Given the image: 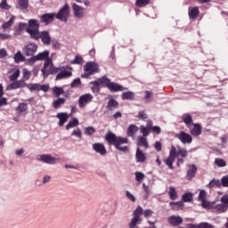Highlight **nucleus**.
<instances>
[{"label": "nucleus", "instance_id": "obj_1", "mask_svg": "<svg viewBox=\"0 0 228 228\" xmlns=\"http://www.w3.org/2000/svg\"><path fill=\"white\" fill-rule=\"evenodd\" d=\"M105 140H107L110 145H114V147H116L118 151H121V152H127L129 151V148L123 146L129 143V141L126 137H117L115 134L110 132L105 135Z\"/></svg>", "mask_w": 228, "mask_h": 228}, {"label": "nucleus", "instance_id": "obj_2", "mask_svg": "<svg viewBox=\"0 0 228 228\" xmlns=\"http://www.w3.org/2000/svg\"><path fill=\"white\" fill-rule=\"evenodd\" d=\"M40 28V23H38V20H29L28 27L26 28L27 33L30 35V38L33 40H38V34L40 31L38 30Z\"/></svg>", "mask_w": 228, "mask_h": 228}, {"label": "nucleus", "instance_id": "obj_3", "mask_svg": "<svg viewBox=\"0 0 228 228\" xmlns=\"http://www.w3.org/2000/svg\"><path fill=\"white\" fill-rule=\"evenodd\" d=\"M41 72L44 77H47L49 74H57L58 68H54V64H53V59H47L45 61L44 67L41 69Z\"/></svg>", "mask_w": 228, "mask_h": 228}, {"label": "nucleus", "instance_id": "obj_4", "mask_svg": "<svg viewBox=\"0 0 228 228\" xmlns=\"http://www.w3.org/2000/svg\"><path fill=\"white\" fill-rule=\"evenodd\" d=\"M85 73L82 75V77H90V76H94L95 72H99V65L95 62H87L84 66Z\"/></svg>", "mask_w": 228, "mask_h": 228}, {"label": "nucleus", "instance_id": "obj_5", "mask_svg": "<svg viewBox=\"0 0 228 228\" xmlns=\"http://www.w3.org/2000/svg\"><path fill=\"white\" fill-rule=\"evenodd\" d=\"M142 215H143V209L142 207H137L134 212V217L129 224V228H135L138 224H141Z\"/></svg>", "mask_w": 228, "mask_h": 228}, {"label": "nucleus", "instance_id": "obj_6", "mask_svg": "<svg viewBox=\"0 0 228 228\" xmlns=\"http://www.w3.org/2000/svg\"><path fill=\"white\" fill-rule=\"evenodd\" d=\"M206 209H211L212 213H216V215H222V213H225L227 208L224 203L210 202Z\"/></svg>", "mask_w": 228, "mask_h": 228}, {"label": "nucleus", "instance_id": "obj_7", "mask_svg": "<svg viewBox=\"0 0 228 228\" xmlns=\"http://www.w3.org/2000/svg\"><path fill=\"white\" fill-rule=\"evenodd\" d=\"M70 15V7L69 4H66L55 15L56 19L59 20H62V22H67L69 17Z\"/></svg>", "mask_w": 228, "mask_h": 228}, {"label": "nucleus", "instance_id": "obj_8", "mask_svg": "<svg viewBox=\"0 0 228 228\" xmlns=\"http://www.w3.org/2000/svg\"><path fill=\"white\" fill-rule=\"evenodd\" d=\"M176 158L177 149H175V146H172L169 151V157L165 160L166 165H167L168 168H170L171 170H174V161H175Z\"/></svg>", "mask_w": 228, "mask_h": 228}, {"label": "nucleus", "instance_id": "obj_9", "mask_svg": "<svg viewBox=\"0 0 228 228\" xmlns=\"http://www.w3.org/2000/svg\"><path fill=\"white\" fill-rule=\"evenodd\" d=\"M104 77V85L110 90V92H122L124 90V87L117 83L111 82L110 78Z\"/></svg>", "mask_w": 228, "mask_h": 228}, {"label": "nucleus", "instance_id": "obj_10", "mask_svg": "<svg viewBox=\"0 0 228 228\" xmlns=\"http://www.w3.org/2000/svg\"><path fill=\"white\" fill-rule=\"evenodd\" d=\"M38 51V45L30 43L23 48V53L26 56H33Z\"/></svg>", "mask_w": 228, "mask_h": 228}, {"label": "nucleus", "instance_id": "obj_11", "mask_svg": "<svg viewBox=\"0 0 228 228\" xmlns=\"http://www.w3.org/2000/svg\"><path fill=\"white\" fill-rule=\"evenodd\" d=\"M94 100V96L90 94H83L78 99V106L79 108H85L86 104H89V102H92Z\"/></svg>", "mask_w": 228, "mask_h": 228}, {"label": "nucleus", "instance_id": "obj_12", "mask_svg": "<svg viewBox=\"0 0 228 228\" xmlns=\"http://www.w3.org/2000/svg\"><path fill=\"white\" fill-rule=\"evenodd\" d=\"M57 70L59 73L56 76V81H60V79H65L72 76V72L70 70H67L65 67L57 68Z\"/></svg>", "mask_w": 228, "mask_h": 228}, {"label": "nucleus", "instance_id": "obj_13", "mask_svg": "<svg viewBox=\"0 0 228 228\" xmlns=\"http://www.w3.org/2000/svg\"><path fill=\"white\" fill-rule=\"evenodd\" d=\"M39 161H43V163H47L48 165H56V161H60V159L56 157H53L52 155H40L38 157Z\"/></svg>", "mask_w": 228, "mask_h": 228}, {"label": "nucleus", "instance_id": "obj_14", "mask_svg": "<svg viewBox=\"0 0 228 228\" xmlns=\"http://www.w3.org/2000/svg\"><path fill=\"white\" fill-rule=\"evenodd\" d=\"M175 138H178L182 143H191L193 142V138L189 134H186L185 132H180L179 134H176Z\"/></svg>", "mask_w": 228, "mask_h": 228}, {"label": "nucleus", "instance_id": "obj_15", "mask_svg": "<svg viewBox=\"0 0 228 228\" xmlns=\"http://www.w3.org/2000/svg\"><path fill=\"white\" fill-rule=\"evenodd\" d=\"M27 86L28 85L26 84V82H24V80H14L13 83L9 84L6 86V90H17L18 88H24Z\"/></svg>", "mask_w": 228, "mask_h": 228}, {"label": "nucleus", "instance_id": "obj_16", "mask_svg": "<svg viewBox=\"0 0 228 228\" xmlns=\"http://www.w3.org/2000/svg\"><path fill=\"white\" fill-rule=\"evenodd\" d=\"M91 85H93V86L91 87L92 92H94V94H99L101 90L99 86H101V85H104V77L91 82Z\"/></svg>", "mask_w": 228, "mask_h": 228}, {"label": "nucleus", "instance_id": "obj_17", "mask_svg": "<svg viewBox=\"0 0 228 228\" xmlns=\"http://www.w3.org/2000/svg\"><path fill=\"white\" fill-rule=\"evenodd\" d=\"M41 38L45 45H51V35L47 31H42L38 33V40Z\"/></svg>", "mask_w": 228, "mask_h": 228}, {"label": "nucleus", "instance_id": "obj_18", "mask_svg": "<svg viewBox=\"0 0 228 228\" xmlns=\"http://www.w3.org/2000/svg\"><path fill=\"white\" fill-rule=\"evenodd\" d=\"M73 13L77 19H82L85 16V9L77 4H72Z\"/></svg>", "mask_w": 228, "mask_h": 228}, {"label": "nucleus", "instance_id": "obj_19", "mask_svg": "<svg viewBox=\"0 0 228 228\" xmlns=\"http://www.w3.org/2000/svg\"><path fill=\"white\" fill-rule=\"evenodd\" d=\"M54 17H56V14L54 12L45 13L41 16L40 20H41V22H43L44 24H45L47 26L48 24H51V22H53V20H54Z\"/></svg>", "mask_w": 228, "mask_h": 228}, {"label": "nucleus", "instance_id": "obj_20", "mask_svg": "<svg viewBox=\"0 0 228 228\" xmlns=\"http://www.w3.org/2000/svg\"><path fill=\"white\" fill-rule=\"evenodd\" d=\"M93 149L97 152L98 154H101V156H106V147H104V144L101 142H95L93 144Z\"/></svg>", "mask_w": 228, "mask_h": 228}, {"label": "nucleus", "instance_id": "obj_21", "mask_svg": "<svg viewBox=\"0 0 228 228\" xmlns=\"http://www.w3.org/2000/svg\"><path fill=\"white\" fill-rule=\"evenodd\" d=\"M206 197H208V194L206 193V191L202 190L200 191L199 194V200H200L201 202V206L202 208H204L205 209L208 208V206H209V204L211 203V201H208V200H206Z\"/></svg>", "mask_w": 228, "mask_h": 228}, {"label": "nucleus", "instance_id": "obj_22", "mask_svg": "<svg viewBox=\"0 0 228 228\" xmlns=\"http://www.w3.org/2000/svg\"><path fill=\"white\" fill-rule=\"evenodd\" d=\"M195 174H197V166L193 164L188 165L186 178L191 181V179H193V177H195Z\"/></svg>", "mask_w": 228, "mask_h": 228}, {"label": "nucleus", "instance_id": "obj_23", "mask_svg": "<svg viewBox=\"0 0 228 228\" xmlns=\"http://www.w3.org/2000/svg\"><path fill=\"white\" fill-rule=\"evenodd\" d=\"M168 224H170V225H174L175 227L177 225H181V224H183V217L177 216H171L168 217Z\"/></svg>", "mask_w": 228, "mask_h": 228}, {"label": "nucleus", "instance_id": "obj_24", "mask_svg": "<svg viewBox=\"0 0 228 228\" xmlns=\"http://www.w3.org/2000/svg\"><path fill=\"white\" fill-rule=\"evenodd\" d=\"M57 118H59V126L61 127L69 120V114L67 112L58 113Z\"/></svg>", "mask_w": 228, "mask_h": 228}, {"label": "nucleus", "instance_id": "obj_25", "mask_svg": "<svg viewBox=\"0 0 228 228\" xmlns=\"http://www.w3.org/2000/svg\"><path fill=\"white\" fill-rule=\"evenodd\" d=\"M35 57L37 61H42L44 60H51V58H49V51L47 50L37 53V55H35Z\"/></svg>", "mask_w": 228, "mask_h": 228}, {"label": "nucleus", "instance_id": "obj_26", "mask_svg": "<svg viewBox=\"0 0 228 228\" xmlns=\"http://www.w3.org/2000/svg\"><path fill=\"white\" fill-rule=\"evenodd\" d=\"M14 23H15V16H12L8 21H5L3 23L2 29L6 31L10 29V28H12V26H13Z\"/></svg>", "mask_w": 228, "mask_h": 228}, {"label": "nucleus", "instance_id": "obj_27", "mask_svg": "<svg viewBox=\"0 0 228 228\" xmlns=\"http://www.w3.org/2000/svg\"><path fill=\"white\" fill-rule=\"evenodd\" d=\"M202 134V127L199 124H194L193 128L191 130L192 136H200Z\"/></svg>", "mask_w": 228, "mask_h": 228}, {"label": "nucleus", "instance_id": "obj_28", "mask_svg": "<svg viewBox=\"0 0 228 228\" xmlns=\"http://www.w3.org/2000/svg\"><path fill=\"white\" fill-rule=\"evenodd\" d=\"M117 108H118V102L111 98L107 104V110L113 111V110H117Z\"/></svg>", "mask_w": 228, "mask_h": 228}, {"label": "nucleus", "instance_id": "obj_29", "mask_svg": "<svg viewBox=\"0 0 228 228\" xmlns=\"http://www.w3.org/2000/svg\"><path fill=\"white\" fill-rule=\"evenodd\" d=\"M169 206L172 208L173 211H179L180 209H183V208L184 207V203H183V201H178V202L171 201L169 203Z\"/></svg>", "mask_w": 228, "mask_h": 228}, {"label": "nucleus", "instance_id": "obj_30", "mask_svg": "<svg viewBox=\"0 0 228 228\" xmlns=\"http://www.w3.org/2000/svg\"><path fill=\"white\" fill-rule=\"evenodd\" d=\"M135 158L137 163H143L145 161V154H143V151L140 148L136 151Z\"/></svg>", "mask_w": 228, "mask_h": 228}, {"label": "nucleus", "instance_id": "obj_31", "mask_svg": "<svg viewBox=\"0 0 228 228\" xmlns=\"http://www.w3.org/2000/svg\"><path fill=\"white\" fill-rule=\"evenodd\" d=\"M199 7L189 8V17L190 19H197L199 17Z\"/></svg>", "mask_w": 228, "mask_h": 228}, {"label": "nucleus", "instance_id": "obj_32", "mask_svg": "<svg viewBox=\"0 0 228 228\" xmlns=\"http://www.w3.org/2000/svg\"><path fill=\"white\" fill-rule=\"evenodd\" d=\"M137 145L138 147H144V149H149V142L145 137L139 136Z\"/></svg>", "mask_w": 228, "mask_h": 228}, {"label": "nucleus", "instance_id": "obj_33", "mask_svg": "<svg viewBox=\"0 0 228 228\" xmlns=\"http://www.w3.org/2000/svg\"><path fill=\"white\" fill-rule=\"evenodd\" d=\"M63 104H65V98H58L57 100H54L53 102V107L54 108V110L61 108Z\"/></svg>", "mask_w": 228, "mask_h": 228}, {"label": "nucleus", "instance_id": "obj_34", "mask_svg": "<svg viewBox=\"0 0 228 228\" xmlns=\"http://www.w3.org/2000/svg\"><path fill=\"white\" fill-rule=\"evenodd\" d=\"M136 133H138V126L130 125L127 128V136H131L133 138Z\"/></svg>", "mask_w": 228, "mask_h": 228}, {"label": "nucleus", "instance_id": "obj_35", "mask_svg": "<svg viewBox=\"0 0 228 228\" xmlns=\"http://www.w3.org/2000/svg\"><path fill=\"white\" fill-rule=\"evenodd\" d=\"M13 60H14L15 63H20L22 61H26V57L24 55H22V53L17 52L14 54Z\"/></svg>", "mask_w": 228, "mask_h": 228}, {"label": "nucleus", "instance_id": "obj_36", "mask_svg": "<svg viewBox=\"0 0 228 228\" xmlns=\"http://www.w3.org/2000/svg\"><path fill=\"white\" fill-rule=\"evenodd\" d=\"M77 126H79V120H77L76 118H73L72 120H70L66 126V129L69 131V129H72V127H77Z\"/></svg>", "mask_w": 228, "mask_h": 228}, {"label": "nucleus", "instance_id": "obj_37", "mask_svg": "<svg viewBox=\"0 0 228 228\" xmlns=\"http://www.w3.org/2000/svg\"><path fill=\"white\" fill-rule=\"evenodd\" d=\"M168 195L171 200H177L178 195L177 191H175V187H169Z\"/></svg>", "mask_w": 228, "mask_h": 228}, {"label": "nucleus", "instance_id": "obj_38", "mask_svg": "<svg viewBox=\"0 0 228 228\" xmlns=\"http://www.w3.org/2000/svg\"><path fill=\"white\" fill-rule=\"evenodd\" d=\"M134 94L131 91L125 92L122 94V99L125 101H133Z\"/></svg>", "mask_w": 228, "mask_h": 228}, {"label": "nucleus", "instance_id": "obj_39", "mask_svg": "<svg viewBox=\"0 0 228 228\" xmlns=\"http://www.w3.org/2000/svg\"><path fill=\"white\" fill-rule=\"evenodd\" d=\"M182 200L183 202H191V200H193V193L187 192V193L183 194Z\"/></svg>", "mask_w": 228, "mask_h": 228}, {"label": "nucleus", "instance_id": "obj_40", "mask_svg": "<svg viewBox=\"0 0 228 228\" xmlns=\"http://www.w3.org/2000/svg\"><path fill=\"white\" fill-rule=\"evenodd\" d=\"M53 94L55 97H60V95H63V94H65V91L61 87L55 86L53 88Z\"/></svg>", "mask_w": 228, "mask_h": 228}, {"label": "nucleus", "instance_id": "obj_41", "mask_svg": "<svg viewBox=\"0 0 228 228\" xmlns=\"http://www.w3.org/2000/svg\"><path fill=\"white\" fill-rule=\"evenodd\" d=\"M222 186V183L220 180L213 179L209 183H208V188H220Z\"/></svg>", "mask_w": 228, "mask_h": 228}, {"label": "nucleus", "instance_id": "obj_42", "mask_svg": "<svg viewBox=\"0 0 228 228\" xmlns=\"http://www.w3.org/2000/svg\"><path fill=\"white\" fill-rule=\"evenodd\" d=\"M20 76V70L19 69H15L12 74L9 77L10 81H17Z\"/></svg>", "mask_w": 228, "mask_h": 228}, {"label": "nucleus", "instance_id": "obj_43", "mask_svg": "<svg viewBox=\"0 0 228 228\" xmlns=\"http://www.w3.org/2000/svg\"><path fill=\"white\" fill-rule=\"evenodd\" d=\"M16 111L19 113H24L28 111V104L27 103H20L19 106L16 108Z\"/></svg>", "mask_w": 228, "mask_h": 228}, {"label": "nucleus", "instance_id": "obj_44", "mask_svg": "<svg viewBox=\"0 0 228 228\" xmlns=\"http://www.w3.org/2000/svg\"><path fill=\"white\" fill-rule=\"evenodd\" d=\"M140 131L142 134V138H147L149 134H151V129L147 128L145 126H141Z\"/></svg>", "mask_w": 228, "mask_h": 228}, {"label": "nucleus", "instance_id": "obj_45", "mask_svg": "<svg viewBox=\"0 0 228 228\" xmlns=\"http://www.w3.org/2000/svg\"><path fill=\"white\" fill-rule=\"evenodd\" d=\"M181 156V158H187L188 157V151L184 149L178 148V151H176V158Z\"/></svg>", "mask_w": 228, "mask_h": 228}, {"label": "nucleus", "instance_id": "obj_46", "mask_svg": "<svg viewBox=\"0 0 228 228\" xmlns=\"http://www.w3.org/2000/svg\"><path fill=\"white\" fill-rule=\"evenodd\" d=\"M18 4L21 10H26L29 6L28 0H19Z\"/></svg>", "mask_w": 228, "mask_h": 228}, {"label": "nucleus", "instance_id": "obj_47", "mask_svg": "<svg viewBox=\"0 0 228 228\" xmlns=\"http://www.w3.org/2000/svg\"><path fill=\"white\" fill-rule=\"evenodd\" d=\"M183 119L184 124H186V126H190V124H191L193 122V119L191 118V115L190 114H184L183 116Z\"/></svg>", "mask_w": 228, "mask_h": 228}, {"label": "nucleus", "instance_id": "obj_48", "mask_svg": "<svg viewBox=\"0 0 228 228\" xmlns=\"http://www.w3.org/2000/svg\"><path fill=\"white\" fill-rule=\"evenodd\" d=\"M151 3V0H136L135 4L139 8H142V6H147Z\"/></svg>", "mask_w": 228, "mask_h": 228}, {"label": "nucleus", "instance_id": "obj_49", "mask_svg": "<svg viewBox=\"0 0 228 228\" xmlns=\"http://www.w3.org/2000/svg\"><path fill=\"white\" fill-rule=\"evenodd\" d=\"M28 88L30 92H40V85L38 84H30L28 86Z\"/></svg>", "mask_w": 228, "mask_h": 228}, {"label": "nucleus", "instance_id": "obj_50", "mask_svg": "<svg viewBox=\"0 0 228 228\" xmlns=\"http://www.w3.org/2000/svg\"><path fill=\"white\" fill-rule=\"evenodd\" d=\"M37 57L32 56L31 58L29 59H25V65H28V66H33L35 63H37Z\"/></svg>", "mask_w": 228, "mask_h": 228}, {"label": "nucleus", "instance_id": "obj_51", "mask_svg": "<svg viewBox=\"0 0 228 228\" xmlns=\"http://www.w3.org/2000/svg\"><path fill=\"white\" fill-rule=\"evenodd\" d=\"M85 134L87 136H92L95 133V128L94 126H87L85 128Z\"/></svg>", "mask_w": 228, "mask_h": 228}, {"label": "nucleus", "instance_id": "obj_52", "mask_svg": "<svg viewBox=\"0 0 228 228\" xmlns=\"http://www.w3.org/2000/svg\"><path fill=\"white\" fill-rule=\"evenodd\" d=\"M0 8L1 10H10V8H12V5L8 4L7 0H2V2L0 3Z\"/></svg>", "mask_w": 228, "mask_h": 228}, {"label": "nucleus", "instance_id": "obj_53", "mask_svg": "<svg viewBox=\"0 0 228 228\" xmlns=\"http://www.w3.org/2000/svg\"><path fill=\"white\" fill-rule=\"evenodd\" d=\"M71 136H76L77 138H79V140H81V138H83V134L81 132V129L77 128L73 130V132L71 133Z\"/></svg>", "mask_w": 228, "mask_h": 228}, {"label": "nucleus", "instance_id": "obj_54", "mask_svg": "<svg viewBox=\"0 0 228 228\" xmlns=\"http://www.w3.org/2000/svg\"><path fill=\"white\" fill-rule=\"evenodd\" d=\"M215 164L217 166V167H227V162H225V160H224V159H216L215 160Z\"/></svg>", "mask_w": 228, "mask_h": 228}, {"label": "nucleus", "instance_id": "obj_55", "mask_svg": "<svg viewBox=\"0 0 228 228\" xmlns=\"http://www.w3.org/2000/svg\"><path fill=\"white\" fill-rule=\"evenodd\" d=\"M135 179L138 183H142V181H143V179H145V175L142 172H136Z\"/></svg>", "mask_w": 228, "mask_h": 228}, {"label": "nucleus", "instance_id": "obj_56", "mask_svg": "<svg viewBox=\"0 0 228 228\" xmlns=\"http://www.w3.org/2000/svg\"><path fill=\"white\" fill-rule=\"evenodd\" d=\"M71 63L75 65H81L83 64V57L77 55L75 59L71 61Z\"/></svg>", "mask_w": 228, "mask_h": 228}, {"label": "nucleus", "instance_id": "obj_57", "mask_svg": "<svg viewBox=\"0 0 228 228\" xmlns=\"http://www.w3.org/2000/svg\"><path fill=\"white\" fill-rule=\"evenodd\" d=\"M29 77H31V72H29V70H28V69H24L23 70V79H21V80L24 81V83H26V81H28V79H29Z\"/></svg>", "mask_w": 228, "mask_h": 228}, {"label": "nucleus", "instance_id": "obj_58", "mask_svg": "<svg viewBox=\"0 0 228 228\" xmlns=\"http://www.w3.org/2000/svg\"><path fill=\"white\" fill-rule=\"evenodd\" d=\"M193 228H215L213 225L208 224V223H201L199 225L192 226Z\"/></svg>", "mask_w": 228, "mask_h": 228}, {"label": "nucleus", "instance_id": "obj_59", "mask_svg": "<svg viewBox=\"0 0 228 228\" xmlns=\"http://www.w3.org/2000/svg\"><path fill=\"white\" fill-rule=\"evenodd\" d=\"M220 201L224 206L226 207V209H228V194H224L221 197Z\"/></svg>", "mask_w": 228, "mask_h": 228}, {"label": "nucleus", "instance_id": "obj_60", "mask_svg": "<svg viewBox=\"0 0 228 228\" xmlns=\"http://www.w3.org/2000/svg\"><path fill=\"white\" fill-rule=\"evenodd\" d=\"M221 184H222V186H224V188H228V175L222 177Z\"/></svg>", "mask_w": 228, "mask_h": 228}, {"label": "nucleus", "instance_id": "obj_61", "mask_svg": "<svg viewBox=\"0 0 228 228\" xmlns=\"http://www.w3.org/2000/svg\"><path fill=\"white\" fill-rule=\"evenodd\" d=\"M51 44L54 49H60V47H61V44H60V42L56 39H53Z\"/></svg>", "mask_w": 228, "mask_h": 228}, {"label": "nucleus", "instance_id": "obj_62", "mask_svg": "<svg viewBox=\"0 0 228 228\" xmlns=\"http://www.w3.org/2000/svg\"><path fill=\"white\" fill-rule=\"evenodd\" d=\"M79 85H81V79H80V78H76V79L73 80V82L71 83V87H72V88H77V86H79Z\"/></svg>", "mask_w": 228, "mask_h": 228}, {"label": "nucleus", "instance_id": "obj_63", "mask_svg": "<svg viewBox=\"0 0 228 228\" xmlns=\"http://www.w3.org/2000/svg\"><path fill=\"white\" fill-rule=\"evenodd\" d=\"M138 118H141V120H147L148 116L145 111H140L138 114Z\"/></svg>", "mask_w": 228, "mask_h": 228}, {"label": "nucleus", "instance_id": "obj_64", "mask_svg": "<svg viewBox=\"0 0 228 228\" xmlns=\"http://www.w3.org/2000/svg\"><path fill=\"white\" fill-rule=\"evenodd\" d=\"M126 195L127 199H129V200H132V202H135L136 198H134V196L133 194H131L129 192V191H126Z\"/></svg>", "mask_w": 228, "mask_h": 228}]
</instances>
